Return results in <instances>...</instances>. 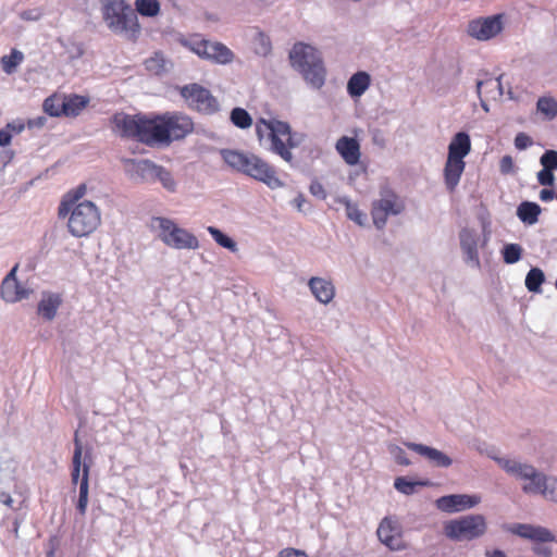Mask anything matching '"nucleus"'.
<instances>
[{"instance_id":"c03bdc74","label":"nucleus","mask_w":557,"mask_h":557,"mask_svg":"<svg viewBox=\"0 0 557 557\" xmlns=\"http://www.w3.org/2000/svg\"><path fill=\"white\" fill-rule=\"evenodd\" d=\"M503 260L507 264L517 263L522 256V247L519 244H506L502 249Z\"/></svg>"},{"instance_id":"4c0bfd02","label":"nucleus","mask_w":557,"mask_h":557,"mask_svg":"<svg viewBox=\"0 0 557 557\" xmlns=\"http://www.w3.org/2000/svg\"><path fill=\"white\" fill-rule=\"evenodd\" d=\"M208 233L212 236L214 242L220 245L221 247L228 249L232 252L237 251V244L236 242L231 238L228 235L223 233L221 230L214 227V226H208L207 227Z\"/></svg>"},{"instance_id":"c85d7f7f","label":"nucleus","mask_w":557,"mask_h":557,"mask_svg":"<svg viewBox=\"0 0 557 557\" xmlns=\"http://www.w3.org/2000/svg\"><path fill=\"white\" fill-rule=\"evenodd\" d=\"M502 75L497 78H486L484 81L476 82V94L481 97L482 94L485 95L486 99L496 100L497 98L504 95V87L502 84Z\"/></svg>"},{"instance_id":"c756f323","label":"nucleus","mask_w":557,"mask_h":557,"mask_svg":"<svg viewBox=\"0 0 557 557\" xmlns=\"http://www.w3.org/2000/svg\"><path fill=\"white\" fill-rule=\"evenodd\" d=\"M86 185L81 184L76 188L67 191L59 205V218H65L69 214V208H71L72 206H76V203L83 201L82 199L86 195Z\"/></svg>"},{"instance_id":"1a4fd4ad","label":"nucleus","mask_w":557,"mask_h":557,"mask_svg":"<svg viewBox=\"0 0 557 557\" xmlns=\"http://www.w3.org/2000/svg\"><path fill=\"white\" fill-rule=\"evenodd\" d=\"M182 44L201 59L216 64H228L234 59L233 51L224 44L207 40L200 35H194L184 39Z\"/></svg>"},{"instance_id":"20e7f679","label":"nucleus","mask_w":557,"mask_h":557,"mask_svg":"<svg viewBox=\"0 0 557 557\" xmlns=\"http://www.w3.org/2000/svg\"><path fill=\"white\" fill-rule=\"evenodd\" d=\"M256 134L260 141L267 134V141H269L267 150L281 157L287 163L293 162L294 156L290 149L297 147L298 143L292 136V127L287 122L276 119H260L256 124Z\"/></svg>"},{"instance_id":"a878e982","label":"nucleus","mask_w":557,"mask_h":557,"mask_svg":"<svg viewBox=\"0 0 557 557\" xmlns=\"http://www.w3.org/2000/svg\"><path fill=\"white\" fill-rule=\"evenodd\" d=\"M74 451L72 457V471H79L84 475V467L87 465L89 469L92 465L91 448L88 447L84 450L83 444L78 438V432L74 434Z\"/></svg>"},{"instance_id":"4d7b16f0","label":"nucleus","mask_w":557,"mask_h":557,"mask_svg":"<svg viewBox=\"0 0 557 557\" xmlns=\"http://www.w3.org/2000/svg\"><path fill=\"white\" fill-rule=\"evenodd\" d=\"M42 13L39 9H29L21 12L20 16L24 21H38Z\"/></svg>"},{"instance_id":"f8f14e48","label":"nucleus","mask_w":557,"mask_h":557,"mask_svg":"<svg viewBox=\"0 0 557 557\" xmlns=\"http://www.w3.org/2000/svg\"><path fill=\"white\" fill-rule=\"evenodd\" d=\"M180 95L186 100L189 108L205 113L212 114L219 110V103L212 94L198 84H188L181 88Z\"/></svg>"},{"instance_id":"f03ea898","label":"nucleus","mask_w":557,"mask_h":557,"mask_svg":"<svg viewBox=\"0 0 557 557\" xmlns=\"http://www.w3.org/2000/svg\"><path fill=\"white\" fill-rule=\"evenodd\" d=\"M113 123L123 137L136 138L148 146L169 145L162 114L147 119L119 113L113 116Z\"/></svg>"},{"instance_id":"6e6d98bb","label":"nucleus","mask_w":557,"mask_h":557,"mask_svg":"<svg viewBox=\"0 0 557 557\" xmlns=\"http://www.w3.org/2000/svg\"><path fill=\"white\" fill-rule=\"evenodd\" d=\"M515 163L510 156H504L499 161V170L503 174H509L513 171Z\"/></svg>"},{"instance_id":"bf43d9fd","label":"nucleus","mask_w":557,"mask_h":557,"mask_svg":"<svg viewBox=\"0 0 557 557\" xmlns=\"http://www.w3.org/2000/svg\"><path fill=\"white\" fill-rule=\"evenodd\" d=\"M12 140V134L8 128L0 129V147L10 145Z\"/></svg>"},{"instance_id":"5fc2aeb1","label":"nucleus","mask_w":557,"mask_h":557,"mask_svg":"<svg viewBox=\"0 0 557 557\" xmlns=\"http://www.w3.org/2000/svg\"><path fill=\"white\" fill-rule=\"evenodd\" d=\"M277 557H308V555L302 549L287 547L281 549L277 554Z\"/></svg>"},{"instance_id":"423d86ee","label":"nucleus","mask_w":557,"mask_h":557,"mask_svg":"<svg viewBox=\"0 0 557 557\" xmlns=\"http://www.w3.org/2000/svg\"><path fill=\"white\" fill-rule=\"evenodd\" d=\"M151 230L166 246L174 249H197L199 242L195 235L168 218L154 216L151 219Z\"/></svg>"},{"instance_id":"7c9ffc66","label":"nucleus","mask_w":557,"mask_h":557,"mask_svg":"<svg viewBox=\"0 0 557 557\" xmlns=\"http://www.w3.org/2000/svg\"><path fill=\"white\" fill-rule=\"evenodd\" d=\"M542 212L540 205L533 201H522L517 207V216L525 225H534Z\"/></svg>"},{"instance_id":"39448f33","label":"nucleus","mask_w":557,"mask_h":557,"mask_svg":"<svg viewBox=\"0 0 557 557\" xmlns=\"http://www.w3.org/2000/svg\"><path fill=\"white\" fill-rule=\"evenodd\" d=\"M67 230L74 237L90 235L101 222L99 208L90 200H83L69 208Z\"/></svg>"},{"instance_id":"c9c22d12","label":"nucleus","mask_w":557,"mask_h":557,"mask_svg":"<svg viewBox=\"0 0 557 557\" xmlns=\"http://www.w3.org/2000/svg\"><path fill=\"white\" fill-rule=\"evenodd\" d=\"M156 182H159L169 193H175L177 190V182L171 171L159 164L157 165L153 176V183Z\"/></svg>"},{"instance_id":"a211bd4d","label":"nucleus","mask_w":557,"mask_h":557,"mask_svg":"<svg viewBox=\"0 0 557 557\" xmlns=\"http://www.w3.org/2000/svg\"><path fill=\"white\" fill-rule=\"evenodd\" d=\"M17 265H14L4 276L0 287L1 298L9 304H14L28 298L29 290L24 288L16 278Z\"/></svg>"},{"instance_id":"49530a36","label":"nucleus","mask_w":557,"mask_h":557,"mask_svg":"<svg viewBox=\"0 0 557 557\" xmlns=\"http://www.w3.org/2000/svg\"><path fill=\"white\" fill-rule=\"evenodd\" d=\"M546 499L557 503V478L546 476L545 485L541 492Z\"/></svg>"},{"instance_id":"864d4df0","label":"nucleus","mask_w":557,"mask_h":557,"mask_svg":"<svg viewBox=\"0 0 557 557\" xmlns=\"http://www.w3.org/2000/svg\"><path fill=\"white\" fill-rule=\"evenodd\" d=\"M392 454H393V456H394L395 461H396L398 465H400V466H409V465H411L410 459L408 458V456H407L406 451H405L403 448H400V447L396 446V447L392 450Z\"/></svg>"},{"instance_id":"393cba45","label":"nucleus","mask_w":557,"mask_h":557,"mask_svg":"<svg viewBox=\"0 0 557 557\" xmlns=\"http://www.w3.org/2000/svg\"><path fill=\"white\" fill-rule=\"evenodd\" d=\"M466 169L465 160L447 157L444 166V183L449 191H454L458 186L461 175Z\"/></svg>"},{"instance_id":"f704fd0d","label":"nucleus","mask_w":557,"mask_h":557,"mask_svg":"<svg viewBox=\"0 0 557 557\" xmlns=\"http://www.w3.org/2000/svg\"><path fill=\"white\" fill-rule=\"evenodd\" d=\"M337 201L345 206V209H346V215L349 220H351L352 222H355L356 224H358L359 226H363L366 224V221H367V215L364 212H362L358 206L354 202H351V200L344 196V197H339L337 199Z\"/></svg>"},{"instance_id":"f3484780","label":"nucleus","mask_w":557,"mask_h":557,"mask_svg":"<svg viewBox=\"0 0 557 557\" xmlns=\"http://www.w3.org/2000/svg\"><path fill=\"white\" fill-rule=\"evenodd\" d=\"M504 530L537 543H548L555 541V535L547 529L541 525H532L527 523L505 524Z\"/></svg>"},{"instance_id":"aec40b11","label":"nucleus","mask_w":557,"mask_h":557,"mask_svg":"<svg viewBox=\"0 0 557 557\" xmlns=\"http://www.w3.org/2000/svg\"><path fill=\"white\" fill-rule=\"evenodd\" d=\"M405 446L426 458L434 467L448 468L453 465V459L448 455L431 446L413 442H406Z\"/></svg>"},{"instance_id":"0e129e2a","label":"nucleus","mask_w":557,"mask_h":557,"mask_svg":"<svg viewBox=\"0 0 557 557\" xmlns=\"http://www.w3.org/2000/svg\"><path fill=\"white\" fill-rule=\"evenodd\" d=\"M82 479V472L71 470V483L73 485H79Z\"/></svg>"},{"instance_id":"2f4dec72","label":"nucleus","mask_w":557,"mask_h":557,"mask_svg":"<svg viewBox=\"0 0 557 557\" xmlns=\"http://www.w3.org/2000/svg\"><path fill=\"white\" fill-rule=\"evenodd\" d=\"M88 492H89V467H84V475H82L81 483L78 486V499L76 503V510L84 516L88 505Z\"/></svg>"},{"instance_id":"cd10ccee","label":"nucleus","mask_w":557,"mask_h":557,"mask_svg":"<svg viewBox=\"0 0 557 557\" xmlns=\"http://www.w3.org/2000/svg\"><path fill=\"white\" fill-rule=\"evenodd\" d=\"M370 74L364 71H359L350 76L347 82V92L351 98L361 97L370 87Z\"/></svg>"},{"instance_id":"8fccbe9b","label":"nucleus","mask_w":557,"mask_h":557,"mask_svg":"<svg viewBox=\"0 0 557 557\" xmlns=\"http://www.w3.org/2000/svg\"><path fill=\"white\" fill-rule=\"evenodd\" d=\"M532 138L525 133H518L515 137V147L518 150H525L530 146H532Z\"/></svg>"},{"instance_id":"ddd939ff","label":"nucleus","mask_w":557,"mask_h":557,"mask_svg":"<svg viewBox=\"0 0 557 557\" xmlns=\"http://www.w3.org/2000/svg\"><path fill=\"white\" fill-rule=\"evenodd\" d=\"M504 28V14H494L473 20L468 25V34L478 40H488Z\"/></svg>"},{"instance_id":"6e6552de","label":"nucleus","mask_w":557,"mask_h":557,"mask_svg":"<svg viewBox=\"0 0 557 557\" xmlns=\"http://www.w3.org/2000/svg\"><path fill=\"white\" fill-rule=\"evenodd\" d=\"M107 26L116 34L136 33L139 30L134 10L124 0H108L102 8Z\"/></svg>"},{"instance_id":"72a5a7b5","label":"nucleus","mask_w":557,"mask_h":557,"mask_svg":"<svg viewBox=\"0 0 557 557\" xmlns=\"http://www.w3.org/2000/svg\"><path fill=\"white\" fill-rule=\"evenodd\" d=\"M546 474L534 468V473L529 478H525V484L522 485V491L525 494H541L543 486L545 485Z\"/></svg>"},{"instance_id":"a19ab883","label":"nucleus","mask_w":557,"mask_h":557,"mask_svg":"<svg viewBox=\"0 0 557 557\" xmlns=\"http://www.w3.org/2000/svg\"><path fill=\"white\" fill-rule=\"evenodd\" d=\"M136 11L146 17L157 16L160 12V3L158 0H136Z\"/></svg>"},{"instance_id":"79ce46f5","label":"nucleus","mask_w":557,"mask_h":557,"mask_svg":"<svg viewBox=\"0 0 557 557\" xmlns=\"http://www.w3.org/2000/svg\"><path fill=\"white\" fill-rule=\"evenodd\" d=\"M536 109L544 114L547 120H553L557 116V101L552 97L539 98Z\"/></svg>"},{"instance_id":"4be33fe9","label":"nucleus","mask_w":557,"mask_h":557,"mask_svg":"<svg viewBox=\"0 0 557 557\" xmlns=\"http://www.w3.org/2000/svg\"><path fill=\"white\" fill-rule=\"evenodd\" d=\"M499 467L517 480H524L534 473V467L517 459L492 456Z\"/></svg>"},{"instance_id":"0eeeda50","label":"nucleus","mask_w":557,"mask_h":557,"mask_svg":"<svg viewBox=\"0 0 557 557\" xmlns=\"http://www.w3.org/2000/svg\"><path fill=\"white\" fill-rule=\"evenodd\" d=\"M485 517L480 513H471L448 520L444 523V535L454 542L473 541L486 532Z\"/></svg>"},{"instance_id":"473e14b6","label":"nucleus","mask_w":557,"mask_h":557,"mask_svg":"<svg viewBox=\"0 0 557 557\" xmlns=\"http://www.w3.org/2000/svg\"><path fill=\"white\" fill-rule=\"evenodd\" d=\"M88 99L84 96L73 95L63 99V115L77 116L82 110L87 106Z\"/></svg>"},{"instance_id":"7ed1b4c3","label":"nucleus","mask_w":557,"mask_h":557,"mask_svg":"<svg viewBox=\"0 0 557 557\" xmlns=\"http://www.w3.org/2000/svg\"><path fill=\"white\" fill-rule=\"evenodd\" d=\"M289 60L305 82L315 90L325 84L326 70L320 52L312 46L297 42L289 52Z\"/></svg>"},{"instance_id":"9b49d317","label":"nucleus","mask_w":557,"mask_h":557,"mask_svg":"<svg viewBox=\"0 0 557 557\" xmlns=\"http://www.w3.org/2000/svg\"><path fill=\"white\" fill-rule=\"evenodd\" d=\"M405 210V203L401 198L388 186L380 189L379 199L372 202L371 216L373 224L377 230H383L387 223L388 216L399 215Z\"/></svg>"},{"instance_id":"dca6fc26","label":"nucleus","mask_w":557,"mask_h":557,"mask_svg":"<svg viewBox=\"0 0 557 557\" xmlns=\"http://www.w3.org/2000/svg\"><path fill=\"white\" fill-rule=\"evenodd\" d=\"M157 165L148 159H129L125 161V172L136 184H152Z\"/></svg>"},{"instance_id":"b1692460","label":"nucleus","mask_w":557,"mask_h":557,"mask_svg":"<svg viewBox=\"0 0 557 557\" xmlns=\"http://www.w3.org/2000/svg\"><path fill=\"white\" fill-rule=\"evenodd\" d=\"M336 151L348 165H356L360 160V145L356 138L343 136L335 145Z\"/></svg>"},{"instance_id":"338daca9","label":"nucleus","mask_w":557,"mask_h":557,"mask_svg":"<svg viewBox=\"0 0 557 557\" xmlns=\"http://www.w3.org/2000/svg\"><path fill=\"white\" fill-rule=\"evenodd\" d=\"M480 98V101H481V107L483 108L484 111L488 112V106L486 103V101L483 99V97H479Z\"/></svg>"},{"instance_id":"e433bc0d","label":"nucleus","mask_w":557,"mask_h":557,"mask_svg":"<svg viewBox=\"0 0 557 557\" xmlns=\"http://www.w3.org/2000/svg\"><path fill=\"white\" fill-rule=\"evenodd\" d=\"M429 485L428 481H412L406 476H398L394 481V487L404 495H412L418 486Z\"/></svg>"},{"instance_id":"bb28decb","label":"nucleus","mask_w":557,"mask_h":557,"mask_svg":"<svg viewBox=\"0 0 557 557\" xmlns=\"http://www.w3.org/2000/svg\"><path fill=\"white\" fill-rule=\"evenodd\" d=\"M471 151V138L467 132L456 133L449 145L447 157L463 160Z\"/></svg>"},{"instance_id":"774afa93","label":"nucleus","mask_w":557,"mask_h":557,"mask_svg":"<svg viewBox=\"0 0 557 557\" xmlns=\"http://www.w3.org/2000/svg\"><path fill=\"white\" fill-rule=\"evenodd\" d=\"M508 96H509V98H510V99H512V98H513V96H512V91H511L510 89L508 90Z\"/></svg>"},{"instance_id":"4468645a","label":"nucleus","mask_w":557,"mask_h":557,"mask_svg":"<svg viewBox=\"0 0 557 557\" xmlns=\"http://www.w3.org/2000/svg\"><path fill=\"white\" fill-rule=\"evenodd\" d=\"M163 115L168 143L185 138L194 131L193 120L181 112H166Z\"/></svg>"},{"instance_id":"09e8293b","label":"nucleus","mask_w":557,"mask_h":557,"mask_svg":"<svg viewBox=\"0 0 557 557\" xmlns=\"http://www.w3.org/2000/svg\"><path fill=\"white\" fill-rule=\"evenodd\" d=\"M256 41L258 42L256 48L258 54L267 55L271 51V40L264 33L259 32L256 36Z\"/></svg>"},{"instance_id":"3c124183","label":"nucleus","mask_w":557,"mask_h":557,"mask_svg":"<svg viewBox=\"0 0 557 557\" xmlns=\"http://www.w3.org/2000/svg\"><path fill=\"white\" fill-rule=\"evenodd\" d=\"M309 191L312 196H314L321 200H324L327 196L326 190L324 189L323 185L317 180H313L311 182V184L309 186Z\"/></svg>"},{"instance_id":"de8ad7c7","label":"nucleus","mask_w":557,"mask_h":557,"mask_svg":"<svg viewBox=\"0 0 557 557\" xmlns=\"http://www.w3.org/2000/svg\"><path fill=\"white\" fill-rule=\"evenodd\" d=\"M540 163L543 169L555 171L557 170V151L546 150L540 158Z\"/></svg>"},{"instance_id":"37998d69","label":"nucleus","mask_w":557,"mask_h":557,"mask_svg":"<svg viewBox=\"0 0 557 557\" xmlns=\"http://www.w3.org/2000/svg\"><path fill=\"white\" fill-rule=\"evenodd\" d=\"M231 122L238 128L245 129L251 126L252 119L243 108H234L230 115Z\"/></svg>"},{"instance_id":"603ef678","label":"nucleus","mask_w":557,"mask_h":557,"mask_svg":"<svg viewBox=\"0 0 557 557\" xmlns=\"http://www.w3.org/2000/svg\"><path fill=\"white\" fill-rule=\"evenodd\" d=\"M537 181L543 186H552L555 182L554 172L546 169H542L537 173Z\"/></svg>"},{"instance_id":"f257e3e1","label":"nucleus","mask_w":557,"mask_h":557,"mask_svg":"<svg viewBox=\"0 0 557 557\" xmlns=\"http://www.w3.org/2000/svg\"><path fill=\"white\" fill-rule=\"evenodd\" d=\"M220 154L232 170L265 184L270 189L284 186V182L277 176L276 168L252 152L222 149Z\"/></svg>"},{"instance_id":"052dcab7","label":"nucleus","mask_w":557,"mask_h":557,"mask_svg":"<svg viewBox=\"0 0 557 557\" xmlns=\"http://www.w3.org/2000/svg\"><path fill=\"white\" fill-rule=\"evenodd\" d=\"M47 117L41 115L34 119L28 120L27 126L28 128H40L45 125Z\"/></svg>"},{"instance_id":"680f3d73","label":"nucleus","mask_w":557,"mask_h":557,"mask_svg":"<svg viewBox=\"0 0 557 557\" xmlns=\"http://www.w3.org/2000/svg\"><path fill=\"white\" fill-rule=\"evenodd\" d=\"M557 193H555L553 189L544 188L540 191V199L544 202H548L556 198Z\"/></svg>"},{"instance_id":"ea45409f","label":"nucleus","mask_w":557,"mask_h":557,"mask_svg":"<svg viewBox=\"0 0 557 557\" xmlns=\"http://www.w3.org/2000/svg\"><path fill=\"white\" fill-rule=\"evenodd\" d=\"M24 54L17 49H12L10 54L1 58L2 70L7 74L15 72L16 67L23 62Z\"/></svg>"},{"instance_id":"5701e85b","label":"nucleus","mask_w":557,"mask_h":557,"mask_svg":"<svg viewBox=\"0 0 557 557\" xmlns=\"http://www.w3.org/2000/svg\"><path fill=\"white\" fill-rule=\"evenodd\" d=\"M308 286L314 298L327 305L335 296V287L330 280L320 276H313L308 281Z\"/></svg>"},{"instance_id":"58836bf2","label":"nucleus","mask_w":557,"mask_h":557,"mask_svg":"<svg viewBox=\"0 0 557 557\" xmlns=\"http://www.w3.org/2000/svg\"><path fill=\"white\" fill-rule=\"evenodd\" d=\"M545 281L544 272L539 268H532L525 276V287L531 293H540L541 286Z\"/></svg>"},{"instance_id":"412c9836","label":"nucleus","mask_w":557,"mask_h":557,"mask_svg":"<svg viewBox=\"0 0 557 557\" xmlns=\"http://www.w3.org/2000/svg\"><path fill=\"white\" fill-rule=\"evenodd\" d=\"M62 296L59 293L44 290L37 305V314L45 321H52L62 305Z\"/></svg>"},{"instance_id":"6ab92c4d","label":"nucleus","mask_w":557,"mask_h":557,"mask_svg":"<svg viewBox=\"0 0 557 557\" xmlns=\"http://www.w3.org/2000/svg\"><path fill=\"white\" fill-rule=\"evenodd\" d=\"M377 537L382 544L392 550L401 548L400 525L397 519L385 517L376 530Z\"/></svg>"},{"instance_id":"a18cd8bd","label":"nucleus","mask_w":557,"mask_h":557,"mask_svg":"<svg viewBox=\"0 0 557 557\" xmlns=\"http://www.w3.org/2000/svg\"><path fill=\"white\" fill-rule=\"evenodd\" d=\"M63 100L57 97H48L42 104L45 113L50 116H61L63 115Z\"/></svg>"},{"instance_id":"2eb2a0df","label":"nucleus","mask_w":557,"mask_h":557,"mask_svg":"<svg viewBox=\"0 0 557 557\" xmlns=\"http://www.w3.org/2000/svg\"><path fill=\"white\" fill-rule=\"evenodd\" d=\"M481 496L468 494H450L436 499V508L443 512L454 513L471 509L479 505Z\"/></svg>"},{"instance_id":"9d476101","label":"nucleus","mask_w":557,"mask_h":557,"mask_svg":"<svg viewBox=\"0 0 557 557\" xmlns=\"http://www.w3.org/2000/svg\"><path fill=\"white\" fill-rule=\"evenodd\" d=\"M490 231L484 225L482 233L472 227H462L459 232V245L463 262L476 270L481 269L479 248H484L490 242Z\"/></svg>"},{"instance_id":"e2e57ef3","label":"nucleus","mask_w":557,"mask_h":557,"mask_svg":"<svg viewBox=\"0 0 557 557\" xmlns=\"http://www.w3.org/2000/svg\"><path fill=\"white\" fill-rule=\"evenodd\" d=\"M294 206L297 208L298 211H302V207L306 203V198L302 194H298L296 198L293 201Z\"/></svg>"},{"instance_id":"69168bd1","label":"nucleus","mask_w":557,"mask_h":557,"mask_svg":"<svg viewBox=\"0 0 557 557\" xmlns=\"http://www.w3.org/2000/svg\"><path fill=\"white\" fill-rule=\"evenodd\" d=\"M486 557H507V555L502 549H493L486 552Z\"/></svg>"},{"instance_id":"13d9d810","label":"nucleus","mask_w":557,"mask_h":557,"mask_svg":"<svg viewBox=\"0 0 557 557\" xmlns=\"http://www.w3.org/2000/svg\"><path fill=\"white\" fill-rule=\"evenodd\" d=\"M5 128H8L11 134H20L24 131L25 128V125L24 123L20 122V121H14V122H11V123H8L5 125Z\"/></svg>"}]
</instances>
